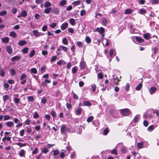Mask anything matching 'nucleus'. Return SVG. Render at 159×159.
<instances>
[{
    "label": "nucleus",
    "instance_id": "3",
    "mask_svg": "<svg viewBox=\"0 0 159 159\" xmlns=\"http://www.w3.org/2000/svg\"><path fill=\"white\" fill-rule=\"evenodd\" d=\"M67 130L66 127L64 125H62L61 128V133L63 135H65L66 134Z\"/></svg>",
    "mask_w": 159,
    "mask_h": 159
},
{
    "label": "nucleus",
    "instance_id": "63",
    "mask_svg": "<svg viewBox=\"0 0 159 159\" xmlns=\"http://www.w3.org/2000/svg\"><path fill=\"white\" fill-rule=\"evenodd\" d=\"M68 31L71 34H73L74 33V30L73 28H69L68 29Z\"/></svg>",
    "mask_w": 159,
    "mask_h": 159
},
{
    "label": "nucleus",
    "instance_id": "10",
    "mask_svg": "<svg viewBox=\"0 0 159 159\" xmlns=\"http://www.w3.org/2000/svg\"><path fill=\"white\" fill-rule=\"evenodd\" d=\"M86 65V63L84 61H81L80 64V68L81 70H84L85 67Z\"/></svg>",
    "mask_w": 159,
    "mask_h": 159
},
{
    "label": "nucleus",
    "instance_id": "44",
    "mask_svg": "<svg viewBox=\"0 0 159 159\" xmlns=\"http://www.w3.org/2000/svg\"><path fill=\"white\" fill-rule=\"evenodd\" d=\"M5 74V72L4 70L2 69H0V75L2 77H3L4 76Z\"/></svg>",
    "mask_w": 159,
    "mask_h": 159
},
{
    "label": "nucleus",
    "instance_id": "20",
    "mask_svg": "<svg viewBox=\"0 0 159 159\" xmlns=\"http://www.w3.org/2000/svg\"><path fill=\"white\" fill-rule=\"evenodd\" d=\"M69 22L70 24L73 26H74L75 24V19L73 18L69 20Z\"/></svg>",
    "mask_w": 159,
    "mask_h": 159
},
{
    "label": "nucleus",
    "instance_id": "12",
    "mask_svg": "<svg viewBox=\"0 0 159 159\" xmlns=\"http://www.w3.org/2000/svg\"><path fill=\"white\" fill-rule=\"evenodd\" d=\"M5 125L9 127H11L14 125V123L11 121L7 122L5 123Z\"/></svg>",
    "mask_w": 159,
    "mask_h": 159
},
{
    "label": "nucleus",
    "instance_id": "42",
    "mask_svg": "<svg viewBox=\"0 0 159 159\" xmlns=\"http://www.w3.org/2000/svg\"><path fill=\"white\" fill-rule=\"evenodd\" d=\"M10 74L12 76H14L16 74V71L14 69H11L10 70Z\"/></svg>",
    "mask_w": 159,
    "mask_h": 159
},
{
    "label": "nucleus",
    "instance_id": "5",
    "mask_svg": "<svg viewBox=\"0 0 159 159\" xmlns=\"http://www.w3.org/2000/svg\"><path fill=\"white\" fill-rule=\"evenodd\" d=\"M95 31L98 32L100 34H102L105 31V29L102 27H98L96 29Z\"/></svg>",
    "mask_w": 159,
    "mask_h": 159
},
{
    "label": "nucleus",
    "instance_id": "36",
    "mask_svg": "<svg viewBox=\"0 0 159 159\" xmlns=\"http://www.w3.org/2000/svg\"><path fill=\"white\" fill-rule=\"evenodd\" d=\"M139 13L141 14H143L146 13V11L144 9H141L139 10Z\"/></svg>",
    "mask_w": 159,
    "mask_h": 159
},
{
    "label": "nucleus",
    "instance_id": "1",
    "mask_svg": "<svg viewBox=\"0 0 159 159\" xmlns=\"http://www.w3.org/2000/svg\"><path fill=\"white\" fill-rule=\"evenodd\" d=\"M120 111L121 115L125 116H128L130 113V111L127 108L121 109Z\"/></svg>",
    "mask_w": 159,
    "mask_h": 159
},
{
    "label": "nucleus",
    "instance_id": "55",
    "mask_svg": "<svg viewBox=\"0 0 159 159\" xmlns=\"http://www.w3.org/2000/svg\"><path fill=\"white\" fill-rule=\"evenodd\" d=\"M43 153H46L48 151V149L47 148H43L41 151Z\"/></svg>",
    "mask_w": 159,
    "mask_h": 159
},
{
    "label": "nucleus",
    "instance_id": "62",
    "mask_svg": "<svg viewBox=\"0 0 159 159\" xmlns=\"http://www.w3.org/2000/svg\"><path fill=\"white\" fill-rule=\"evenodd\" d=\"M130 87V85L129 83H127L125 85V89L126 91H128Z\"/></svg>",
    "mask_w": 159,
    "mask_h": 159
},
{
    "label": "nucleus",
    "instance_id": "11",
    "mask_svg": "<svg viewBox=\"0 0 159 159\" xmlns=\"http://www.w3.org/2000/svg\"><path fill=\"white\" fill-rule=\"evenodd\" d=\"M21 58V57L20 56H16L12 57L11 60L12 61H18L20 60Z\"/></svg>",
    "mask_w": 159,
    "mask_h": 159
},
{
    "label": "nucleus",
    "instance_id": "24",
    "mask_svg": "<svg viewBox=\"0 0 159 159\" xmlns=\"http://www.w3.org/2000/svg\"><path fill=\"white\" fill-rule=\"evenodd\" d=\"M92 91L93 92H95L96 89V86L95 84H93L91 85Z\"/></svg>",
    "mask_w": 159,
    "mask_h": 159
},
{
    "label": "nucleus",
    "instance_id": "4",
    "mask_svg": "<svg viewBox=\"0 0 159 159\" xmlns=\"http://www.w3.org/2000/svg\"><path fill=\"white\" fill-rule=\"evenodd\" d=\"M33 32L34 35L36 37H39L44 34H42L41 32H39L37 30H34Z\"/></svg>",
    "mask_w": 159,
    "mask_h": 159
},
{
    "label": "nucleus",
    "instance_id": "49",
    "mask_svg": "<svg viewBox=\"0 0 159 159\" xmlns=\"http://www.w3.org/2000/svg\"><path fill=\"white\" fill-rule=\"evenodd\" d=\"M47 101L46 98L45 97L43 98L41 100V102L43 104H45Z\"/></svg>",
    "mask_w": 159,
    "mask_h": 159
},
{
    "label": "nucleus",
    "instance_id": "17",
    "mask_svg": "<svg viewBox=\"0 0 159 159\" xmlns=\"http://www.w3.org/2000/svg\"><path fill=\"white\" fill-rule=\"evenodd\" d=\"M51 6V3L49 2H46L44 3V6L45 7H49Z\"/></svg>",
    "mask_w": 159,
    "mask_h": 159
},
{
    "label": "nucleus",
    "instance_id": "25",
    "mask_svg": "<svg viewBox=\"0 0 159 159\" xmlns=\"http://www.w3.org/2000/svg\"><path fill=\"white\" fill-rule=\"evenodd\" d=\"M21 16L22 17H25L27 15V13L26 11L23 10L21 11L20 12Z\"/></svg>",
    "mask_w": 159,
    "mask_h": 159
},
{
    "label": "nucleus",
    "instance_id": "52",
    "mask_svg": "<svg viewBox=\"0 0 159 159\" xmlns=\"http://www.w3.org/2000/svg\"><path fill=\"white\" fill-rule=\"evenodd\" d=\"M43 0H35V3L37 4H39L43 3Z\"/></svg>",
    "mask_w": 159,
    "mask_h": 159
},
{
    "label": "nucleus",
    "instance_id": "27",
    "mask_svg": "<svg viewBox=\"0 0 159 159\" xmlns=\"http://www.w3.org/2000/svg\"><path fill=\"white\" fill-rule=\"evenodd\" d=\"M52 12L54 13L58 14L59 13V9L57 8H55L53 9Z\"/></svg>",
    "mask_w": 159,
    "mask_h": 159
},
{
    "label": "nucleus",
    "instance_id": "60",
    "mask_svg": "<svg viewBox=\"0 0 159 159\" xmlns=\"http://www.w3.org/2000/svg\"><path fill=\"white\" fill-rule=\"evenodd\" d=\"M86 14V11L85 10H81L80 11V15L81 16H82L84 15H85Z\"/></svg>",
    "mask_w": 159,
    "mask_h": 159
},
{
    "label": "nucleus",
    "instance_id": "53",
    "mask_svg": "<svg viewBox=\"0 0 159 159\" xmlns=\"http://www.w3.org/2000/svg\"><path fill=\"white\" fill-rule=\"evenodd\" d=\"M109 132V130L108 129L106 128L105 129L103 132V134L104 135H107Z\"/></svg>",
    "mask_w": 159,
    "mask_h": 159
},
{
    "label": "nucleus",
    "instance_id": "9",
    "mask_svg": "<svg viewBox=\"0 0 159 159\" xmlns=\"http://www.w3.org/2000/svg\"><path fill=\"white\" fill-rule=\"evenodd\" d=\"M27 43V42L25 40H21L19 41L18 44L21 46L25 45Z\"/></svg>",
    "mask_w": 159,
    "mask_h": 159
},
{
    "label": "nucleus",
    "instance_id": "39",
    "mask_svg": "<svg viewBox=\"0 0 159 159\" xmlns=\"http://www.w3.org/2000/svg\"><path fill=\"white\" fill-rule=\"evenodd\" d=\"M13 101L16 104H18L20 103V99L19 98H15L14 99Z\"/></svg>",
    "mask_w": 159,
    "mask_h": 159
},
{
    "label": "nucleus",
    "instance_id": "43",
    "mask_svg": "<svg viewBox=\"0 0 159 159\" xmlns=\"http://www.w3.org/2000/svg\"><path fill=\"white\" fill-rule=\"evenodd\" d=\"M57 59V57L56 56H54L52 57L50 60V62L51 63H52L53 62L55 61Z\"/></svg>",
    "mask_w": 159,
    "mask_h": 159
},
{
    "label": "nucleus",
    "instance_id": "18",
    "mask_svg": "<svg viewBox=\"0 0 159 159\" xmlns=\"http://www.w3.org/2000/svg\"><path fill=\"white\" fill-rule=\"evenodd\" d=\"M83 105L84 106H90L91 105V103L89 101H84L83 102Z\"/></svg>",
    "mask_w": 159,
    "mask_h": 159
},
{
    "label": "nucleus",
    "instance_id": "59",
    "mask_svg": "<svg viewBox=\"0 0 159 159\" xmlns=\"http://www.w3.org/2000/svg\"><path fill=\"white\" fill-rule=\"evenodd\" d=\"M62 43L65 45H66L68 43V41L66 38H65L62 40Z\"/></svg>",
    "mask_w": 159,
    "mask_h": 159
},
{
    "label": "nucleus",
    "instance_id": "54",
    "mask_svg": "<svg viewBox=\"0 0 159 159\" xmlns=\"http://www.w3.org/2000/svg\"><path fill=\"white\" fill-rule=\"evenodd\" d=\"M16 145L19 146L20 147L25 146H26V144L25 143H16Z\"/></svg>",
    "mask_w": 159,
    "mask_h": 159
},
{
    "label": "nucleus",
    "instance_id": "6",
    "mask_svg": "<svg viewBox=\"0 0 159 159\" xmlns=\"http://www.w3.org/2000/svg\"><path fill=\"white\" fill-rule=\"evenodd\" d=\"M6 49L7 53L9 54H11L12 53V49L10 46H7L6 47Z\"/></svg>",
    "mask_w": 159,
    "mask_h": 159
},
{
    "label": "nucleus",
    "instance_id": "48",
    "mask_svg": "<svg viewBox=\"0 0 159 159\" xmlns=\"http://www.w3.org/2000/svg\"><path fill=\"white\" fill-rule=\"evenodd\" d=\"M65 63V62L64 61H63V60L60 61H58V62H57V64L59 65H62V64H64Z\"/></svg>",
    "mask_w": 159,
    "mask_h": 159
},
{
    "label": "nucleus",
    "instance_id": "22",
    "mask_svg": "<svg viewBox=\"0 0 159 159\" xmlns=\"http://www.w3.org/2000/svg\"><path fill=\"white\" fill-rule=\"evenodd\" d=\"M35 54V51L34 50H32L29 54L30 58L33 57Z\"/></svg>",
    "mask_w": 159,
    "mask_h": 159
},
{
    "label": "nucleus",
    "instance_id": "51",
    "mask_svg": "<svg viewBox=\"0 0 159 159\" xmlns=\"http://www.w3.org/2000/svg\"><path fill=\"white\" fill-rule=\"evenodd\" d=\"M85 40L86 42L88 43H89L91 41L90 38L89 37H86Z\"/></svg>",
    "mask_w": 159,
    "mask_h": 159
},
{
    "label": "nucleus",
    "instance_id": "57",
    "mask_svg": "<svg viewBox=\"0 0 159 159\" xmlns=\"http://www.w3.org/2000/svg\"><path fill=\"white\" fill-rule=\"evenodd\" d=\"M10 118V116L8 115H6L4 116V120H8Z\"/></svg>",
    "mask_w": 159,
    "mask_h": 159
},
{
    "label": "nucleus",
    "instance_id": "29",
    "mask_svg": "<svg viewBox=\"0 0 159 159\" xmlns=\"http://www.w3.org/2000/svg\"><path fill=\"white\" fill-rule=\"evenodd\" d=\"M136 39L137 42H139V43L143 42L144 41V40L142 38L139 37H136Z\"/></svg>",
    "mask_w": 159,
    "mask_h": 159
},
{
    "label": "nucleus",
    "instance_id": "61",
    "mask_svg": "<svg viewBox=\"0 0 159 159\" xmlns=\"http://www.w3.org/2000/svg\"><path fill=\"white\" fill-rule=\"evenodd\" d=\"M60 47L62 48V50L64 52H66L67 50V47L63 46H61Z\"/></svg>",
    "mask_w": 159,
    "mask_h": 159
},
{
    "label": "nucleus",
    "instance_id": "2",
    "mask_svg": "<svg viewBox=\"0 0 159 159\" xmlns=\"http://www.w3.org/2000/svg\"><path fill=\"white\" fill-rule=\"evenodd\" d=\"M26 76L25 74H23L20 77V79L21 80V84H24L26 81Z\"/></svg>",
    "mask_w": 159,
    "mask_h": 159
},
{
    "label": "nucleus",
    "instance_id": "14",
    "mask_svg": "<svg viewBox=\"0 0 159 159\" xmlns=\"http://www.w3.org/2000/svg\"><path fill=\"white\" fill-rule=\"evenodd\" d=\"M140 118V115H136L134 117L133 120V121L134 123L137 122L139 121Z\"/></svg>",
    "mask_w": 159,
    "mask_h": 159
},
{
    "label": "nucleus",
    "instance_id": "64",
    "mask_svg": "<svg viewBox=\"0 0 159 159\" xmlns=\"http://www.w3.org/2000/svg\"><path fill=\"white\" fill-rule=\"evenodd\" d=\"M17 11V10L16 8H13L12 9V12L14 14H15Z\"/></svg>",
    "mask_w": 159,
    "mask_h": 159
},
{
    "label": "nucleus",
    "instance_id": "33",
    "mask_svg": "<svg viewBox=\"0 0 159 159\" xmlns=\"http://www.w3.org/2000/svg\"><path fill=\"white\" fill-rule=\"evenodd\" d=\"M154 129V127L153 125H151L149 126L147 130L148 131L151 132Z\"/></svg>",
    "mask_w": 159,
    "mask_h": 159
},
{
    "label": "nucleus",
    "instance_id": "40",
    "mask_svg": "<svg viewBox=\"0 0 159 159\" xmlns=\"http://www.w3.org/2000/svg\"><path fill=\"white\" fill-rule=\"evenodd\" d=\"M7 14V11L5 10L2 11L0 12V16H3Z\"/></svg>",
    "mask_w": 159,
    "mask_h": 159
},
{
    "label": "nucleus",
    "instance_id": "50",
    "mask_svg": "<svg viewBox=\"0 0 159 159\" xmlns=\"http://www.w3.org/2000/svg\"><path fill=\"white\" fill-rule=\"evenodd\" d=\"M82 111L81 108H78L76 111V114L79 115L80 114Z\"/></svg>",
    "mask_w": 159,
    "mask_h": 159
},
{
    "label": "nucleus",
    "instance_id": "8",
    "mask_svg": "<svg viewBox=\"0 0 159 159\" xmlns=\"http://www.w3.org/2000/svg\"><path fill=\"white\" fill-rule=\"evenodd\" d=\"M157 90V88L155 87H151L150 89L149 92L151 94H152L156 92Z\"/></svg>",
    "mask_w": 159,
    "mask_h": 159
},
{
    "label": "nucleus",
    "instance_id": "23",
    "mask_svg": "<svg viewBox=\"0 0 159 159\" xmlns=\"http://www.w3.org/2000/svg\"><path fill=\"white\" fill-rule=\"evenodd\" d=\"M133 12V10L131 9H126L125 11V13L126 14H129L132 13Z\"/></svg>",
    "mask_w": 159,
    "mask_h": 159
},
{
    "label": "nucleus",
    "instance_id": "47",
    "mask_svg": "<svg viewBox=\"0 0 159 159\" xmlns=\"http://www.w3.org/2000/svg\"><path fill=\"white\" fill-rule=\"evenodd\" d=\"M53 155L56 156L58 155L59 153V151L58 150L56 149L53 151Z\"/></svg>",
    "mask_w": 159,
    "mask_h": 159
},
{
    "label": "nucleus",
    "instance_id": "13",
    "mask_svg": "<svg viewBox=\"0 0 159 159\" xmlns=\"http://www.w3.org/2000/svg\"><path fill=\"white\" fill-rule=\"evenodd\" d=\"M2 41L4 43H7L9 42V39L8 37H6L1 39Z\"/></svg>",
    "mask_w": 159,
    "mask_h": 159
},
{
    "label": "nucleus",
    "instance_id": "58",
    "mask_svg": "<svg viewBox=\"0 0 159 159\" xmlns=\"http://www.w3.org/2000/svg\"><path fill=\"white\" fill-rule=\"evenodd\" d=\"M49 25L51 28H53L56 26L57 25V24L56 23L54 22L50 24Z\"/></svg>",
    "mask_w": 159,
    "mask_h": 159
},
{
    "label": "nucleus",
    "instance_id": "32",
    "mask_svg": "<svg viewBox=\"0 0 159 159\" xmlns=\"http://www.w3.org/2000/svg\"><path fill=\"white\" fill-rule=\"evenodd\" d=\"M66 1L65 0H62L59 3L60 6H63L66 5Z\"/></svg>",
    "mask_w": 159,
    "mask_h": 159
},
{
    "label": "nucleus",
    "instance_id": "34",
    "mask_svg": "<svg viewBox=\"0 0 159 159\" xmlns=\"http://www.w3.org/2000/svg\"><path fill=\"white\" fill-rule=\"evenodd\" d=\"M25 153V151L24 150H21L19 153L20 157H23Z\"/></svg>",
    "mask_w": 159,
    "mask_h": 159
},
{
    "label": "nucleus",
    "instance_id": "15",
    "mask_svg": "<svg viewBox=\"0 0 159 159\" xmlns=\"http://www.w3.org/2000/svg\"><path fill=\"white\" fill-rule=\"evenodd\" d=\"M113 81L115 84L117 85L118 84V81H120V80L119 79L118 77H115L113 78Z\"/></svg>",
    "mask_w": 159,
    "mask_h": 159
},
{
    "label": "nucleus",
    "instance_id": "41",
    "mask_svg": "<svg viewBox=\"0 0 159 159\" xmlns=\"http://www.w3.org/2000/svg\"><path fill=\"white\" fill-rule=\"evenodd\" d=\"M28 100L30 102H33L34 100V98L33 96H29L28 98Z\"/></svg>",
    "mask_w": 159,
    "mask_h": 159
},
{
    "label": "nucleus",
    "instance_id": "21",
    "mask_svg": "<svg viewBox=\"0 0 159 159\" xmlns=\"http://www.w3.org/2000/svg\"><path fill=\"white\" fill-rule=\"evenodd\" d=\"M142 87V84L141 83H140L139 84L136 86L135 88V89L136 90L139 91L140 90Z\"/></svg>",
    "mask_w": 159,
    "mask_h": 159
},
{
    "label": "nucleus",
    "instance_id": "38",
    "mask_svg": "<svg viewBox=\"0 0 159 159\" xmlns=\"http://www.w3.org/2000/svg\"><path fill=\"white\" fill-rule=\"evenodd\" d=\"M102 21L103 24L105 25H106V24L108 23V20H107V19L106 18H102Z\"/></svg>",
    "mask_w": 159,
    "mask_h": 159
},
{
    "label": "nucleus",
    "instance_id": "7",
    "mask_svg": "<svg viewBox=\"0 0 159 159\" xmlns=\"http://www.w3.org/2000/svg\"><path fill=\"white\" fill-rule=\"evenodd\" d=\"M68 26V23L66 22H65L61 25V28L62 30H64L67 28Z\"/></svg>",
    "mask_w": 159,
    "mask_h": 159
},
{
    "label": "nucleus",
    "instance_id": "28",
    "mask_svg": "<svg viewBox=\"0 0 159 159\" xmlns=\"http://www.w3.org/2000/svg\"><path fill=\"white\" fill-rule=\"evenodd\" d=\"M150 37V35L148 33H146L143 35V37L146 39H149Z\"/></svg>",
    "mask_w": 159,
    "mask_h": 159
},
{
    "label": "nucleus",
    "instance_id": "35",
    "mask_svg": "<svg viewBox=\"0 0 159 159\" xmlns=\"http://www.w3.org/2000/svg\"><path fill=\"white\" fill-rule=\"evenodd\" d=\"M80 3V1L78 0L73 2L72 3L73 5L76 6L79 5Z\"/></svg>",
    "mask_w": 159,
    "mask_h": 159
},
{
    "label": "nucleus",
    "instance_id": "46",
    "mask_svg": "<svg viewBox=\"0 0 159 159\" xmlns=\"http://www.w3.org/2000/svg\"><path fill=\"white\" fill-rule=\"evenodd\" d=\"M93 119V116H90L87 119V121L88 122H90L92 121Z\"/></svg>",
    "mask_w": 159,
    "mask_h": 159
},
{
    "label": "nucleus",
    "instance_id": "37",
    "mask_svg": "<svg viewBox=\"0 0 159 159\" xmlns=\"http://www.w3.org/2000/svg\"><path fill=\"white\" fill-rule=\"evenodd\" d=\"M30 71L31 73L36 74L37 73V71L35 68H33L31 69Z\"/></svg>",
    "mask_w": 159,
    "mask_h": 159
},
{
    "label": "nucleus",
    "instance_id": "16",
    "mask_svg": "<svg viewBox=\"0 0 159 159\" xmlns=\"http://www.w3.org/2000/svg\"><path fill=\"white\" fill-rule=\"evenodd\" d=\"M10 36L13 38H16L17 36L16 34L14 31H11L10 33Z\"/></svg>",
    "mask_w": 159,
    "mask_h": 159
},
{
    "label": "nucleus",
    "instance_id": "56",
    "mask_svg": "<svg viewBox=\"0 0 159 159\" xmlns=\"http://www.w3.org/2000/svg\"><path fill=\"white\" fill-rule=\"evenodd\" d=\"M151 2L153 4H157L159 2L158 0H151Z\"/></svg>",
    "mask_w": 159,
    "mask_h": 159
},
{
    "label": "nucleus",
    "instance_id": "19",
    "mask_svg": "<svg viewBox=\"0 0 159 159\" xmlns=\"http://www.w3.org/2000/svg\"><path fill=\"white\" fill-rule=\"evenodd\" d=\"M29 48L28 47H25L23 48L22 50V52L24 54H26L28 53Z\"/></svg>",
    "mask_w": 159,
    "mask_h": 159
},
{
    "label": "nucleus",
    "instance_id": "26",
    "mask_svg": "<svg viewBox=\"0 0 159 159\" xmlns=\"http://www.w3.org/2000/svg\"><path fill=\"white\" fill-rule=\"evenodd\" d=\"M143 146V142H139L137 144V147L139 149L141 148Z\"/></svg>",
    "mask_w": 159,
    "mask_h": 159
},
{
    "label": "nucleus",
    "instance_id": "31",
    "mask_svg": "<svg viewBox=\"0 0 159 159\" xmlns=\"http://www.w3.org/2000/svg\"><path fill=\"white\" fill-rule=\"evenodd\" d=\"M3 101L4 102L8 100L9 98V96L7 95H5L3 96L2 97Z\"/></svg>",
    "mask_w": 159,
    "mask_h": 159
},
{
    "label": "nucleus",
    "instance_id": "45",
    "mask_svg": "<svg viewBox=\"0 0 159 159\" xmlns=\"http://www.w3.org/2000/svg\"><path fill=\"white\" fill-rule=\"evenodd\" d=\"M77 71V67L75 66L72 68V72L73 74L75 73Z\"/></svg>",
    "mask_w": 159,
    "mask_h": 159
},
{
    "label": "nucleus",
    "instance_id": "30",
    "mask_svg": "<svg viewBox=\"0 0 159 159\" xmlns=\"http://www.w3.org/2000/svg\"><path fill=\"white\" fill-rule=\"evenodd\" d=\"M51 7H48L44 10V12L46 14H48L51 11Z\"/></svg>",
    "mask_w": 159,
    "mask_h": 159
}]
</instances>
